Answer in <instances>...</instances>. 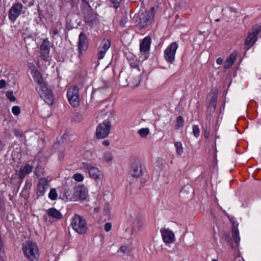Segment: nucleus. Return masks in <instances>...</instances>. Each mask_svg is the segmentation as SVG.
<instances>
[{
    "mask_svg": "<svg viewBox=\"0 0 261 261\" xmlns=\"http://www.w3.org/2000/svg\"><path fill=\"white\" fill-rule=\"evenodd\" d=\"M6 96L11 101H14L16 100L15 97L13 95V91H8L6 93Z\"/></svg>",
    "mask_w": 261,
    "mask_h": 261,
    "instance_id": "37",
    "label": "nucleus"
},
{
    "mask_svg": "<svg viewBox=\"0 0 261 261\" xmlns=\"http://www.w3.org/2000/svg\"><path fill=\"white\" fill-rule=\"evenodd\" d=\"M48 181L45 178H41L37 185L36 194L38 197L44 195L46 190L48 188Z\"/></svg>",
    "mask_w": 261,
    "mask_h": 261,
    "instance_id": "20",
    "label": "nucleus"
},
{
    "mask_svg": "<svg viewBox=\"0 0 261 261\" xmlns=\"http://www.w3.org/2000/svg\"><path fill=\"white\" fill-rule=\"evenodd\" d=\"M260 31V27L257 25L253 26L249 31L244 42L245 47L246 49H249L254 45L257 40V35Z\"/></svg>",
    "mask_w": 261,
    "mask_h": 261,
    "instance_id": "6",
    "label": "nucleus"
},
{
    "mask_svg": "<svg viewBox=\"0 0 261 261\" xmlns=\"http://www.w3.org/2000/svg\"><path fill=\"white\" fill-rule=\"evenodd\" d=\"M112 228V224L110 222L106 223L104 226L105 230L107 232L109 231Z\"/></svg>",
    "mask_w": 261,
    "mask_h": 261,
    "instance_id": "43",
    "label": "nucleus"
},
{
    "mask_svg": "<svg viewBox=\"0 0 261 261\" xmlns=\"http://www.w3.org/2000/svg\"><path fill=\"white\" fill-rule=\"evenodd\" d=\"M89 41L85 34L82 32L79 36L77 47L79 57H81L84 51H85L88 48Z\"/></svg>",
    "mask_w": 261,
    "mask_h": 261,
    "instance_id": "12",
    "label": "nucleus"
},
{
    "mask_svg": "<svg viewBox=\"0 0 261 261\" xmlns=\"http://www.w3.org/2000/svg\"><path fill=\"white\" fill-rule=\"evenodd\" d=\"M33 168V166L29 164H26L24 166L21 167L19 170L18 178L22 180L32 171Z\"/></svg>",
    "mask_w": 261,
    "mask_h": 261,
    "instance_id": "21",
    "label": "nucleus"
},
{
    "mask_svg": "<svg viewBox=\"0 0 261 261\" xmlns=\"http://www.w3.org/2000/svg\"><path fill=\"white\" fill-rule=\"evenodd\" d=\"M6 214V206L4 200L0 198V215L4 216Z\"/></svg>",
    "mask_w": 261,
    "mask_h": 261,
    "instance_id": "28",
    "label": "nucleus"
},
{
    "mask_svg": "<svg viewBox=\"0 0 261 261\" xmlns=\"http://www.w3.org/2000/svg\"><path fill=\"white\" fill-rule=\"evenodd\" d=\"M154 7H152L150 11L139 13L136 17V20L140 25L141 28H145L149 25L154 19Z\"/></svg>",
    "mask_w": 261,
    "mask_h": 261,
    "instance_id": "4",
    "label": "nucleus"
},
{
    "mask_svg": "<svg viewBox=\"0 0 261 261\" xmlns=\"http://www.w3.org/2000/svg\"><path fill=\"white\" fill-rule=\"evenodd\" d=\"M81 167L86 170L90 176L96 180H101L103 177V174L97 167L92 166V164L88 163H82Z\"/></svg>",
    "mask_w": 261,
    "mask_h": 261,
    "instance_id": "9",
    "label": "nucleus"
},
{
    "mask_svg": "<svg viewBox=\"0 0 261 261\" xmlns=\"http://www.w3.org/2000/svg\"><path fill=\"white\" fill-rule=\"evenodd\" d=\"M237 57V53L236 51L232 52L229 55L228 58L226 59L224 67L225 69H229L233 65L234 61L236 60Z\"/></svg>",
    "mask_w": 261,
    "mask_h": 261,
    "instance_id": "22",
    "label": "nucleus"
},
{
    "mask_svg": "<svg viewBox=\"0 0 261 261\" xmlns=\"http://www.w3.org/2000/svg\"><path fill=\"white\" fill-rule=\"evenodd\" d=\"M98 207H95L94 210L95 212H98Z\"/></svg>",
    "mask_w": 261,
    "mask_h": 261,
    "instance_id": "55",
    "label": "nucleus"
},
{
    "mask_svg": "<svg viewBox=\"0 0 261 261\" xmlns=\"http://www.w3.org/2000/svg\"><path fill=\"white\" fill-rule=\"evenodd\" d=\"M44 169L42 167L38 166L36 167L35 174L38 177L44 175Z\"/></svg>",
    "mask_w": 261,
    "mask_h": 261,
    "instance_id": "31",
    "label": "nucleus"
},
{
    "mask_svg": "<svg viewBox=\"0 0 261 261\" xmlns=\"http://www.w3.org/2000/svg\"><path fill=\"white\" fill-rule=\"evenodd\" d=\"M174 146L176 148V152L177 155L180 156L184 152L181 143L180 142H175L174 143Z\"/></svg>",
    "mask_w": 261,
    "mask_h": 261,
    "instance_id": "26",
    "label": "nucleus"
},
{
    "mask_svg": "<svg viewBox=\"0 0 261 261\" xmlns=\"http://www.w3.org/2000/svg\"><path fill=\"white\" fill-rule=\"evenodd\" d=\"M73 195L77 199L84 200L88 196L87 189L83 185L76 187L74 188Z\"/></svg>",
    "mask_w": 261,
    "mask_h": 261,
    "instance_id": "19",
    "label": "nucleus"
},
{
    "mask_svg": "<svg viewBox=\"0 0 261 261\" xmlns=\"http://www.w3.org/2000/svg\"><path fill=\"white\" fill-rule=\"evenodd\" d=\"M67 96L70 104L73 107H77L80 103L79 89L77 86H72L67 92Z\"/></svg>",
    "mask_w": 261,
    "mask_h": 261,
    "instance_id": "8",
    "label": "nucleus"
},
{
    "mask_svg": "<svg viewBox=\"0 0 261 261\" xmlns=\"http://www.w3.org/2000/svg\"><path fill=\"white\" fill-rule=\"evenodd\" d=\"M191 189L190 186H184L182 188V189H181V190L180 191V192L181 193H183L184 191H186V189Z\"/></svg>",
    "mask_w": 261,
    "mask_h": 261,
    "instance_id": "48",
    "label": "nucleus"
},
{
    "mask_svg": "<svg viewBox=\"0 0 261 261\" xmlns=\"http://www.w3.org/2000/svg\"><path fill=\"white\" fill-rule=\"evenodd\" d=\"M110 2V7L117 9L120 6V3L122 0H109Z\"/></svg>",
    "mask_w": 261,
    "mask_h": 261,
    "instance_id": "34",
    "label": "nucleus"
},
{
    "mask_svg": "<svg viewBox=\"0 0 261 261\" xmlns=\"http://www.w3.org/2000/svg\"><path fill=\"white\" fill-rule=\"evenodd\" d=\"M223 60L222 58H218L217 60H216V62L219 65H221L223 63Z\"/></svg>",
    "mask_w": 261,
    "mask_h": 261,
    "instance_id": "49",
    "label": "nucleus"
},
{
    "mask_svg": "<svg viewBox=\"0 0 261 261\" xmlns=\"http://www.w3.org/2000/svg\"><path fill=\"white\" fill-rule=\"evenodd\" d=\"M151 39L150 36L145 37L140 43V50L141 53L144 54V59H147L148 56L147 53L150 49Z\"/></svg>",
    "mask_w": 261,
    "mask_h": 261,
    "instance_id": "17",
    "label": "nucleus"
},
{
    "mask_svg": "<svg viewBox=\"0 0 261 261\" xmlns=\"http://www.w3.org/2000/svg\"><path fill=\"white\" fill-rule=\"evenodd\" d=\"M22 8L23 5L19 2L13 4L9 11V18L13 22L15 21L20 15Z\"/></svg>",
    "mask_w": 261,
    "mask_h": 261,
    "instance_id": "14",
    "label": "nucleus"
},
{
    "mask_svg": "<svg viewBox=\"0 0 261 261\" xmlns=\"http://www.w3.org/2000/svg\"><path fill=\"white\" fill-rule=\"evenodd\" d=\"M13 133L16 137H22L23 136L22 131L19 129H15Z\"/></svg>",
    "mask_w": 261,
    "mask_h": 261,
    "instance_id": "40",
    "label": "nucleus"
},
{
    "mask_svg": "<svg viewBox=\"0 0 261 261\" xmlns=\"http://www.w3.org/2000/svg\"><path fill=\"white\" fill-rule=\"evenodd\" d=\"M216 21H220V19H217L216 20Z\"/></svg>",
    "mask_w": 261,
    "mask_h": 261,
    "instance_id": "57",
    "label": "nucleus"
},
{
    "mask_svg": "<svg viewBox=\"0 0 261 261\" xmlns=\"http://www.w3.org/2000/svg\"><path fill=\"white\" fill-rule=\"evenodd\" d=\"M212 261H218V260H217L216 259H213Z\"/></svg>",
    "mask_w": 261,
    "mask_h": 261,
    "instance_id": "58",
    "label": "nucleus"
},
{
    "mask_svg": "<svg viewBox=\"0 0 261 261\" xmlns=\"http://www.w3.org/2000/svg\"><path fill=\"white\" fill-rule=\"evenodd\" d=\"M217 95L214 93L210 94L207 98L206 112L210 115L214 113L216 108Z\"/></svg>",
    "mask_w": 261,
    "mask_h": 261,
    "instance_id": "16",
    "label": "nucleus"
},
{
    "mask_svg": "<svg viewBox=\"0 0 261 261\" xmlns=\"http://www.w3.org/2000/svg\"><path fill=\"white\" fill-rule=\"evenodd\" d=\"M111 127V122L108 120H105L97 126L95 133L96 138L103 139L108 137L110 134Z\"/></svg>",
    "mask_w": 261,
    "mask_h": 261,
    "instance_id": "7",
    "label": "nucleus"
},
{
    "mask_svg": "<svg viewBox=\"0 0 261 261\" xmlns=\"http://www.w3.org/2000/svg\"><path fill=\"white\" fill-rule=\"evenodd\" d=\"M71 225L72 228L79 234L85 233L88 229L85 219L78 215H75L72 218Z\"/></svg>",
    "mask_w": 261,
    "mask_h": 261,
    "instance_id": "5",
    "label": "nucleus"
},
{
    "mask_svg": "<svg viewBox=\"0 0 261 261\" xmlns=\"http://www.w3.org/2000/svg\"><path fill=\"white\" fill-rule=\"evenodd\" d=\"M106 51L101 49L97 53V58L99 60L102 59L106 54Z\"/></svg>",
    "mask_w": 261,
    "mask_h": 261,
    "instance_id": "42",
    "label": "nucleus"
},
{
    "mask_svg": "<svg viewBox=\"0 0 261 261\" xmlns=\"http://www.w3.org/2000/svg\"><path fill=\"white\" fill-rule=\"evenodd\" d=\"M260 37H261V34H260Z\"/></svg>",
    "mask_w": 261,
    "mask_h": 261,
    "instance_id": "61",
    "label": "nucleus"
},
{
    "mask_svg": "<svg viewBox=\"0 0 261 261\" xmlns=\"http://www.w3.org/2000/svg\"><path fill=\"white\" fill-rule=\"evenodd\" d=\"M127 247L126 246H122L119 248V251L121 252H122L123 253H125L126 251L127 250Z\"/></svg>",
    "mask_w": 261,
    "mask_h": 261,
    "instance_id": "45",
    "label": "nucleus"
},
{
    "mask_svg": "<svg viewBox=\"0 0 261 261\" xmlns=\"http://www.w3.org/2000/svg\"><path fill=\"white\" fill-rule=\"evenodd\" d=\"M103 210L105 212V214L107 215V213H108L109 211V206L108 205H105Z\"/></svg>",
    "mask_w": 261,
    "mask_h": 261,
    "instance_id": "51",
    "label": "nucleus"
},
{
    "mask_svg": "<svg viewBox=\"0 0 261 261\" xmlns=\"http://www.w3.org/2000/svg\"><path fill=\"white\" fill-rule=\"evenodd\" d=\"M32 36L31 35H28L27 37H25L24 38V41L25 42L27 39L32 38Z\"/></svg>",
    "mask_w": 261,
    "mask_h": 261,
    "instance_id": "53",
    "label": "nucleus"
},
{
    "mask_svg": "<svg viewBox=\"0 0 261 261\" xmlns=\"http://www.w3.org/2000/svg\"><path fill=\"white\" fill-rule=\"evenodd\" d=\"M176 42L171 43L164 51V57L167 62L172 63L175 59V55L178 48Z\"/></svg>",
    "mask_w": 261,
    "mask_h": 261,
    "instance_id": "11",
    "label": "nucleus"
},
{
    "mask_svg": "<svg viewBox=\"0 0 261 261\" xmlns=\"http://www.w3.org/2000/svg\"><path fill=\"white\" fill-rule=\"evenodd\" d=\"M149 133V130L148 128H143L138 130V134L142 137H145Z\"/></svg>",
    "mask_w": 261,
    "mask_h": 261,
    "instance_id": "33",
    "label": "nucleus"
},
{
    "mask_svg": "<svg viewBox=\"0 0 261 261\" xmlns=\"http://www.w3.org/2000/svg\"><path fill=\"white\" fill-rule=\"evenodd\" d=\"M160 231L162 239L165 243L170 244L174 242L175 237L172 231L168 228H162Z\"/></svg>",
    "mask_w": 261,
    "mask_h": 261,
    "instance_id": "18",
    "label": "nucleus"
},
{
    "mask_svg": "<svg viewBox=\"0 0 261 261\" xmlns=\"http://www.w3.org/2000/svg\"><path fill=\"white\" fill-rule=\"evenodd\" d=\"M58 194L57 193L56 190L55 189H51L50 190V192L48 194L49 198L53 200H56L57 199Z\"/></svg>",
    "mask_w": 261,
    "mask_h": 261,
    "instance_id": "32",
    "label": "nucleus"
},
{
    "mask_svg": "<svg viewBox=\"0 0 261 261\" xmlns=\"http://www.w3.org/2000/svg\"><path fill=\"white\" fill-rule=\"evenodd\" d=\"M184 120L181 116H179L176 118L175 128L176 129H179L184 125Z\"/></svg>",
    "mask_w": 261,
    "mask_h": 261,
    "instance_id": "27",
    "label": "nucleus"
},
{
    "mask_svg": "<svg viewBox=\"0 0 261 261\" xmlns=\"http://www.w3.org/2000/svg\"><path fill=\"white\" fill-rule=\"evenodd\" d=\"M127 21V17L126 15H124L120 21L119 24L121 27H123Z\"/></svg>",
    "mask_w": 261,
    "mask_h": 261,
    "instance_id": "41",
    "label": "nucleus"
},
{
    "mask_svg": "<svg viewBox=\"0 0 261 261\" xmlns=\"http://www.w3.org/2000/svg\"><path fill=\"white\" fill-rule=\"evenodd\" d=\"M46 213L49 217L58 220H60L63 217L62 214L55 207L49 208L47 210Z\"/></svg>",
    "mask_w": 261,
    "mask_h": 261,
    "instance_id": "24",
    "label": "nucleus"
},
{
    "mask_svg": "<svg viewBox=\"0 0 261 261\" xmlns=\"http://www.w3.org/2000/svg\"><path fill=\"white\" fill-rule=\"evenodd\" d=\"M231 234L235 243V245L233 244L232 239L229 234L225 235V240L228 243L231 245L232 248L236 249L238 248L239 245L240 238L239 237V233L237 228V226H236L234 224H233L232 227Z\"/></svg>",
    "mask_w": 261,
    "mask_h": 261,
    "instance_id": "10",
    "label": "nucleus"
},
{
    "mask_svg": "<svg viewBox=\"0 0 261 261\" xmlns=\"http://www.w3.org/2000/svg\"><path fill=\"white\" fill-rule=\"evenodd\" d=\"M111 45L110 41L108 39H104L101 43V48L102 49L107 51Z\"/></svg>",
    "mask_w": 261,
    "mask_h": 261,
    "instance_id": "30",
    "label": "nucleus"
},
{
    "mask_svg": "<svg viewBox=\"0 0 261 261\" xmlns=\"http://www.w3.org/2000/svg\"><path fill=\"white\" fill-rule=\"evenodd\" d=\"M6 82L4 80H0V89H3L6 87Z\"/></svg>",
    "mask_w": 261,
    "mask_h": 261,
    "instance_id": "44",
    "label": "nucleus"
},
{
    "mask_svg": "<svg viewBox=\"0 0 261 261\" xmlns=\"http://www.w3.org/2000/svg\"><path fill=\"white\" fill-rule=\"evenodd\" d=\"M192 129H193V134L194 136L196 138H197L198 137H199V134H200V129H199L198 126L197 125H194L192 127Z\"/></svg>",
    "mask_w": 261,
    "mask_h": 261,
    "instance_id": "36",
    "label": "nucleus"
},
{
    "mask_svg": "<svg viewBox=\"0 0 261 261\" xmlns=\"http://www.w3.org/2000/svg\"><path fill=\"white\" fill-rule=\"evenodd\" d=\"M34 80L38 83L36 89L40 97L48 105H51L54 101V96L52 91L49 89L43 81L42 77L39 72H36L34 76Z\"/></svg>",
    "mask_w": 261,
    "mask_h": 261,
    "instance_id": "1",
    "label": "nucleus"
},
{
    "mask_svg": "<svg viewBox=\"0 0 261 261\" xmlns=\"http://www.w3.org/2000/svg\"><path fill=\"white\" fill-rule=\"evenodd\" d=\"M81 9L82 12L84 15L85 22L90 27H92L94 24H96L97 22V15L93 12L89 3H87L85 5H82Z\"/></svg>",
    "mask_w": 261,
    "mask_h": 261,
    "instance_id": "3",
    "label": "nucleus"
},
{
    "mask_svg": "<svg viewBox=\"0 0 261 261\" xmlns=\"http://www.w3.org/2000/svg\"><path fill=\"white\" fill-rule=\"evenodd\" d=\"M103 89H105V88L102 87V88H99V90L101 91Z\"/></svg>",
    "mask_w": 261,
    "mask_h": 261,
    "instance_id": "56",
    "label": "nucleus"
},
{
    "mask_svg": "<svg viewBox=\"0 0 261 261\" xmlns=\"http://www.w3.org/2000/svg\"><path fill=\"white\" fill-rule=\"evenodd\" d=\"M131 57H132V59H129L128 58H127L130 66L132 68H137L138 69L139 71H140V69L138 68V67H139L138 62H137V61L136 60H135L134 58H133L132 56H131Z\"/></svg>",
    "mask_w": 261,
    "mask_h": 261,
    "instance_id": "29",
    "label": "nucleus"
},
{
    "mask_svg": "<svg viewBox=\"0 0 261 261\" xmlns=\"http://www.w3.org/2000/svg\"><path fill=\"white\" fill-rule=\"evenodd\" d=\"M4 146V145L3 143V142L0 140V151L3 150Z\"/></svg>",
    "mask_w": 261,
    "mask_h": 261,
    "instance_id": "52",
    "label": "nucleus"
},
{
    "mask_svg": "<svg viewBox=\"0 0 261 261\" xmlns=\"http://www.w3.org/2000/svg\"><path fill=\"white\" fill-rule=\"evenodd\" d=\"M144 172V168L142 167L140 161L139 160H135L130 167L129 173L134 177H139Z\"/></svg>",
    "mask_w": 261,
    "mask_h": 261,
    "instance_id": "13",
    "label": "nucleus"
},
{
    "mask_svg": "<svg viewBox=\"0 0 261 261\" xmlns=\"http://www.w3.org/2000/svg\"><path fill=\"white\" fill-rule=\"evenodd\" d=\"M40 58L45 61H48L50 56V42L47 39H44L40 46Z\"/></svg>",
    "mask_w": 261,
    "mask_h": 261,
    "instance_id": "15",
    "label": "nucleus"
},
{
    "mask_svg": "<svg viewBox=\"0 0 261 261\" xmlns=\"http://www.w3.org/2000/svg\"><path fill=\"white\" fill-rule=\"evenodd\" d=\"M62 29V24L60 22H56L53 24L50 31V34L53 39L55 36L59 35L60 31Z\"/></svg>",
    "mask_w": 261,
    "mask_h": 261,
    "instance_id": "23",
    "label": "nucleus"
},
{
    "mask_svg": "<svg viewBox=\"0 0 261 261\" xmlns=\"http://www.w3.org/2000/svg\"><path fill=\"white\" fill-rule=\"evenodd\" d=\"M22 251L25 257L30 261L37 260L39 256L38 246L32 241H27L23 244Z\"/></svg>",
    "mask_w": 261,
    "mask_h": 261,
    "instance_id": "2",
    "label": "nucleus"
},
{
    "mask_svg": "<svg viewBox=\"0 0 261 261\" xmlns=\"http://www.w3.org/2000/svg\"><path fill=\"white\" fill-rule=\"evenodd\" d=\"M103 160L107 162L112 161L113 160L112 153L109 151L105 152L103 155Z\"/></svg>",
    "mask_w": 261,
    "mask_h": 261,
    "instance_id": "35",
    "label": "nucleus"
},
{
    "mask_svg": "<svg viewBox=\"0 0 261 261\" xmlns=\"http://www.w3.org/2000/svg\"><path fill=\"white\" fill-rule=\"evenodd\" d=\"M210 135V130H207L206 129L204 130V136L205 138H208Z\"/></svg>",
    "mask_w": 261,
    "mask_h": 261,
    "instance_id": "47",
    "label": "nucleus"
},
{
    "mask_svg": "<svg viewBox=\"0 0 261 261\" xmlns=\"http://www.w3.org/2000/svg\"><path fill=\"white\" fill-rule=\"evenodd\" d=\"M83 2V4L82 5H85L87 3H89L87 0H82Z\"/></svg>",
    "mask_w": 261,
    "mask_h": 261,
    "instance_id": "54",
    "label": "nucleus"
},
{
    "mask_svg": "<svg viewBox=\"0 0 261 261\" xmlns=\"http://www.w3.org/2000/svg\"><path fill=\"white\" fill-rule=\"evenodd\" d=\"M12 112L14 115L17 116L20 113V109L18 106H14L12 109Z\"/></svg>",
    "mask_w": 261,
    "mask_h": 261,
    "instance_id": "38",
    "label": "nucleus"
},
{
    "mask_svg": "<svg viewBox=\"0 0 261 261\" xmlns=\"http://www.w3.org/2000/svg\"><path fill=\"white\" fill-rule=\"evenodd\" d=\"M102 144L106 146H109L110 144V142L109 140H105L102 141Z\"/></svg>",
    "mask_w": 261,
    "mask_h": 261,
    "instance_id": "50",
    "label": "nucleus"
},
{
    "mask_svg": "<svg viewBox=\"0 0 261 261\" xmlns=\"http://www.w3.org/2000/svg\"><path fill=\"white\" fill-rule=\"evenodd\" d=\"M74 179L76 181H82L84 179L83 176L80 173H76L73 175Z\"/></svg>",
    "mask_w": 261,
    "mask_h": 261,
    "instance_id": "39",
    "label": "nucleus"
},
{
    "mask_svg": "<svg viewBox=\"0 0 261 261\" xmlns=\"http://www.w3.org/2000/svg\"><path fill=\"white\" fill-rule=\"evenodd\" d=\"M22 1L24 4H27L28 3L29 4L28 5V6L29 7L33 5L32 0H22Z\"/></svg>",
    "mask_w": 261,
    "mask_h": 261,
    "instance_id": "46",
    "label": "nucleus"
},
{
    "mask_svg": "<svg viewBox=\"0 0 261 261\" xmlns=\"http://www.w3.org/2000/svg\"><path fill=\"white\" fill-rule=\"evenodd\" d=\"M219 137V136H216V138H218Z\"/></svg>",
    "mask_w": 261,
    "mask_h": 261,
    "instance_id": "60",
    "label": "nucleus"
},
{
    "mask_svg": "<svg viewBox=\"0 0 261 261\" xmlns=\"http://www.w3.org/2000/svg\"><path fill=\"white\" fill-rule=\"evenodd\" d=\"M128 77L129 82L132 84V86L135 87L139 86L141 80L140 75H138L136 77H134V75H131Z\"/></svg>",
    "mask_w": 261,
    "mask_h": 261,
    "instance_id": "25",
    "label": "nucleus"
},
{
    "mask_svg": "<svg viewBox=\"0 0 261 261\" xmlns=\"http://www.w3.org/2000/svg\"><path fill=\"white\" fill-rule=\"evenodd\" d=\"M216 141L215 140V146H216Z\"/></svg>",
    "mask_w": 261,
    "mask_h": 261,
    "instance_id": "59",
    "label": "nucleus"
}]
</instances>
